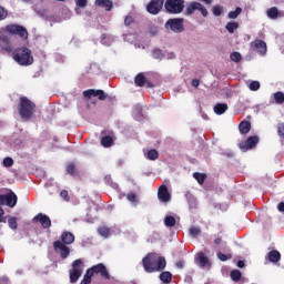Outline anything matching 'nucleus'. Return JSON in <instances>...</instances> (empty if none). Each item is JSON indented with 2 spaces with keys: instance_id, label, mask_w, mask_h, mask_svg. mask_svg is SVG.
I'll return each mask as SVG.
<instances>
[{
  "instance_id": "obj_47",
  "label": "nucleus",
  "mask_w": 284,
  "mask_h": 284,
  "mask_svg": "<svg viewBox=\"0 0 284 284\" xmlns=\"http://www.w3.org/2000/svg\"><path fill=\"white\" fill-rule=\"evenodd\" d=\"M75 6L84 10V8H88V0H75Z\"/></svg>"
},
{
  "instance_id": "obj_55",
  "label": "nucleus",
  "mask_w": 284,
  "mask_h": 284,
  "mask_svg": "<svg viewBox=\"0 0 284 284\" xmlns=\"http://www.w3.org/2000/svg\"><path fill=\"white\" fill-rule=\"evenodd\" d=\"M176 267L179 268V270H183V267L185 266V262H183V261H179V262H176Z\"/></svg>"
},
{
  "instance_id": "obj_50",
  "label": "nucleus",
  "mask_w": 284,
  "mask_h": 284,
  "mask_svg": "<svg viewBox=\"0 0 284 284\" xmlns=\"http://www.w3.org/2000/svg\"><path fill=\"white\" fill-rule=\"evenodd\" d=\"M126 199L128 201H130V203H136V194H134L133 192L128 193Z\"/></svg>"
},
{
  "instance_id": "obj_58",
  "label": "nucleus",
  "mask_w": 284,
  "mask_h": 284,
  "mask_svg": "<svg viewBox=\"0 0 284 284\" xmlns=\"http://www.w3.org/2000/svg\"><path fill=\"white\" fill-rule=\"evenodd\" d=\"M277 210L278 212H284V202L278 203Z\"/></svg>"
},
{
  "instance_id": "obj_63",
  "label": "nucleus",
  "mask_w": 284,
  "mask_h": 284,
  "mask_svg": "<svg viewBox=\"0 0 284 284\" xmlns=\"http://www.w3.org/2000/svg\"><path fill=\"white\" fill-rule=\"evenodd\" d=\"M214 243H215V245H221V243H222L221 237L215 239V240H214Z\"/></svg>"
},
{
  "instance_id": "obj_19",
  "label": "nucleus",
  "mask_w": 284,
  "mask_h": 284,
  "mask_svg": "<svg viewBox=\"0 0 284 284\" xmlns=\"http://www.w3.org/2000/svg\"><path fill=\"white\" fill-rule=\"evenodd\" d=\"M252 48L260 54H265V52H267V44L263 40L252 42Z\"/></svg>"
},
{
  "instance_id": "obj_24",
  "label": "nucleus",
  "mask_w": 284,
  "mask_h": 284,
  "mask_svg": "<svg viewBox=\"0 0 284 284\" xmlns=\"http://www.w3.org/2000/svg\"><path fill=\"white\" fill-rule=\"evenodd\" d=\"M113 41H116V39L112 34H102L101 36L102 45H112Z\"/></svg>"
},
{
  "instance_id": "obj_39",
  "label": "nucleus",
  "mask_w": 284,
  "mask_h": 284,
  "mask_svg": "<svg viewBox=\"0 0 284 284\" xmlns=\"http://www.w3.org/2000/svg\"><path fill=\"white\" fill-rule=\"evenodd\" d=\"M241 12H243V9L237 7L234 11H230L227 17H229V19H237L239 14H241Z\"/></svg>"
},
{
  "instance_id": "obj_37",
  "label": "nucleus",
  "mask_w": 284,
  "mask_h": 284,
  "mask_svg": "<svg viewBox=\"0 0 284 284\" xmlns=\"http://www.w3.org/2000/svg\"><path fill=\"white\" fill-rule=\"evenodd\" d=\"M274 100H275V103H277L278 105L283 104L284 103V93L281 91L274 93Z\"/></svg>"
},
{
  "instance_id": "obj_57",
  "label": "nucleus",
  "mask_w": 284,
  "mask_h": 284,
  "mask_svg": "<svg viewBox=\"0 0 284 284\" xmlns=\"http://www.w3.org/2000/svg\"><path fill=\"white\" fill-rule=\"evenodd\" d=\"M124 23H125V26H130L132 23V17H126L124 19Z\"/></svg>"
},
{
  "instance_id": "obj_4",
  "label": "nucleus",
  "mask_w": 284,
  "mask_h": 284,
  "mask_svg": "<svg viewBox=\"0 0 284 284\" xmlns=\"http://www.w3.org/2000/svg\"><path fill=\"white\" fill-rule=\"evenodd\" d=\"M83 274V260L73 261L72 268L69 271L70 283H77Z\"/></svg>"
},
{
  "instance_id": "obj_7",
  "label": "nucleus",
  "mask_w": 284,
  "mask_h": 284,
  "mask_svg": "<svg viewBox=\"0 0 284 284\" xmlns=\"http://www.w3.org/2000/svg\"><path fill=\"white\" fill-rule=\"evenodd\" d=\"M6 30L9 34H17L20 39H28V30L21 24H9Z\"/></svg>"
},
{
  "instance_id": "obj_38",
  "label": "nucleus",
  "mask_w": 284,
  "mask_h": 284,
  "mask_svg": "<svg viewBox=\"0 0 284 284\" xmlns=\"http://www.w3.org/2000/svg\"><path fill=\"white\" fill-rule=\"evenodd\" d=\"M241 276L242 274H241V271L239 270H234L231 272V278L232 281H234V283H239V281H241Z\"/></svg>"
},
{
  "instance_id": "obj_23",
  "label": "nucleus",
  "mask_w": 284,
  "mask_h": 284,
  "mask_svg": "<svg viewBox=\"0 0 284 284\" xmlns=\"http://www.w3.org/2000/svg\"><path fill=\"white\" fill-rule=\"evenodd\" d=\"M132 114L135 121H141V119H143V108L140 104H136L133 108Z\"/></svg>"
},
{
  "instance_id": "obj_27",
  "label": "nucleus",
  "mask_w": 284,
  "mask_h": 284,
  "mask_svg": "<svg viewBox=\"0 0 284 284\" xmlns=\"http://www.w3.org/2000/svg\"><path fill=\"white\" fill-rule=\"evenodd\" d=\"M101 145L102 148H112V145H114V139L110 135H105L101 139Z\"/></svg>"
},
{
  "instance_id": "obj_1",
  "label": "nucleus",
  "mask_w": 284,
  "mask_h": 284,
  "mask_svg": "<svg viewBox=\"0 0 284 284\" xmlns=\"http://www.w3.org/2000/svg\"><path fill=\"white\" fill-rule=\"evenodd\" d=\"M142 265L148 274H152L154 272H163V268L168 263L165 262V257L160 256L156 253H150L143 257Z\"/></svg>"
},
{
  "instance_id": "obj_36",
  "label": "nucleus",
  "mask_w": 284,
  "mask_h": 284,
  "mask_svg": "<svg viewBox=\"0 0 284 284\" xmlns=\"http://www.w3.org/2000/svg\"><path fill=\"white\" fill-rule=\"evenodd\" d=\"M248 90H251V92H258V90H261V82L251 81L248 84Z\"/></svg>"
},
{
  "instance_id": "obj_10",
  "label": "nucleus",
  "mask_w": 284,
  "mask_h": 284,
  "mask_svg": "<svg viewBox=\"0 0 284 284\" xmlns=\"http://www.w3.org/2000/svg\"><path fill=\"white\" fill-rule=\"evenodd\" d=\"M17 194L9 192L7 194H0V205H8V207H14L17 205Z\"/></svg>"
},
{
  "instance_id": "obj_52",
  "label": "nucleus",
  "mask_w": 284,
  "mask_h": 284,
  "mask_svg": "<svg viewBox=\"0 0 284 284\" xmlns=\"http://www.w3.org/2000/svg\"><path fill=\"white\" fill-rule=\"evenodd\" d=\"M6 17H8V11H6V9H3V7H0V21H3V19H6Z\"/></svg>"
},
{
  "instance_id": "obj_15",
  "label": "nucleus",
  "mask_w": 284,
  "mask_h": 284,
  "mask_svg": "<svg viewBox=\"0 0 284 284\" xmlns=\"http://www.w3.org/2000/svg\"><path fill=\"white\" fill-rule=\"evenodd\" d=\"M163 8V0H151L146 6V11L150 14H159Z\"/></svg>"
},
{
  "instance_id": "obj_43",
  "label": "nucleus",
  "mask_w": 284,
  "mask_h": 284,
  "mask_svg": "<svg viewBox=\"0 0 284 284\" xmlns=\"http://www.w3.org/2000/svg\"><path fill=\"white\" fill-rule=\"evenodd\" d=\"M152 57L153 59H158L159 61H161V59H163V50L154 49L152 52Z\"/></svg>"
},
{
  "instance_id": "obj_32",
  "label": "nucleus",
  "mask_w": 284,
  "mask_h": 284,
  "mask_svg": "<svg viewBox=\"0 0 284 284\" xmlns=\"http://www.w3.org/2000/svg\"><path fill=\"white\" fill-rule=\"evenodd\" d=\"M134 82L139 88H143V85H145V75H143V73H139L135 77Z\"/></svg>"
},
{
  "instance_id": "obj_64",
  "label": "nucleus",
  "mask_w": 284,
  "mask_h": 284,
  "mask_svg": "<svg viewBox=\"0 0 284 284\" xmlns=\"http://www.w3.org/2000/svg\"><path fill=\"white\" fill-rule=\"evenodd\" d=\"M3 214H4L3 209L0 207V223H1V221H3Z\"/></svg>"
},
{
  "instance_id": "obj_61",
  "label": "nucleus",
  "mask_w": 284,
  "mask_h": 284,
  "mask_svg": "<svg viewBox=\"0 0 284 284\" xmlns=\"http://www.w3.org/2000/svg\"><path fill=\"white\" fill-rule=\"evenodd\" d=\"M199 1H202L203 3H206V6H212V2L214 0H199Z\"/></svg>"
},
{
  "instance_id": "obj_46",
  "label": "nucleus",
  "mask_w": 284,
  "mask_h": 284,
  "mask_svg": "<svg viewBox=\"0 0 284 284\" xmlns=\"http://www.w3.org/2000/svg\"><path fill=\"white\" fill-rule=\"evenodd\" d=\"M213 14H214V17H221L223 14V7L214 6L213 7Z\"/></svg>"
},
{
  "instance_id": "obj_56",
  "label": "nucleus",
  "mask_w": 284,
  "mask_h": 284,
  "mask_svg": "<svg viewBox=\"0 0 284 284\" xmlns=\"http://www.w3.org/2000/svg\"><path fill=\"white\" fill-rule=\"evenodd\" d=\"M132 39H134V34L132 33L124 36V41H132Z\"/></svg>"
},
{
  "instance_id": "obj_16",
  "label": "nucleus",
  "mask_w": 284,
  "mask_h": 284,
  "mask_svg": "<svg viewBox=\"0 0 284 284\" xmlns=\"http://www.w3.org/2000/svg\"><path fill=\"white\" fill-rule=\"evenodd\" d=\"M158 199L161 201V203H170L172 200V195L170 194V191L168 190V186L162 184L158 190Z\"/></svg>"
},
{
  "instance_id": "obj_54",
  "label": "nucleus",
  "mask_w": 284,
  "mask_h": 284,
  "mask_svg": "<svg viewBox=\"0 0 284 284\" xmlns=\"http://www.w3.org/2000/svg\"><path fill=\"white\" fill-rule=\"evenodd\" d=\"M68 174H74V164H69L67 166Z\"/></svg>"
},
{
  "instance_id": "obj_13",
  "label": "nucleus",
  "mask_w": 284,
  "mask_h": 284,
  "mask_svg": "<svg viewBox=\"0 0 284 284\" xmlns=\"http://www.w3.org/2000/svg\"><path fill=\"white\" fill-rule=\"evenodd\" d=\"M34 223H40V225L43 227V230H50L52 226V220H50V216L39 213L33 217Z\"/></svg>"
},
{
  "instance_id": "obj_9",
  "label": "nucleus",
  "mask_w": 284,
  "mask_h": 284,
  "mask_svg": "<svg viewBox=\"0 0 284 284\" xmlns=\"http://www.w3.org/2000/svg\"><path fill=\"white\" fill-rule=\"evenodd\" d=\"M53 250L57 254H60V258L63 261L70 256V247H68V244H63L61 240L53 242Z\"/></svg>"
},
{
  "instance_id": "obj_41",
  "label": "nucleus",
  "mask_w": 284,
  "mask_h": 284,
  "mask_svg": "<svg viewBox=\"0 0 284 284\" xmlns=\"http://www.w3.org/2000/svg\"><path fill=\"white\" fill-rule=\"evenodd\" d=\"M2 165L3 168H12V165H14V160L10 156L4 158L2 161Z\"/></svg>"
},
{
  "instance_id": "obj_11",
  "label": "nucleus",
  "mask_w": 284,
  "mask_h": 284,
  "mask_svg": "<svg viewBox=\"0 0 284 284\" xmlns=\"http://www.w3.org/2000/svg\"><path fill=\"white\" fill-rule=\"evenodd\" d=\"M196 10H199L201 12L202 17H207V9L200 2H191L186 7L185 14H187V16L194 14V12H196Z\"/></svg>"
},
{
  "instance_id": "obj_48",
  "label": "nucleus",
  "mask_w": 284,
  "mask_h": 284,
  "mask_svg": "<svg viewBox=\"0 0 284 284\" xmlns=\"http://www.w3.org/2000/svg\"><path fill=\"white\" fill-rule=\"evenodd\" d=\"M242 57L239 52H232L231 53V60L234 61V63H239L241 61Z\"/></svg>"
},
{
  "instance_id": "obj_8",
  "label": "nucleus",
  "mask_w": 284,
  "mask_h": 284,
  "mask_svg": "<svg viewBox=\"0 0 284 284\" xmlns=\"http://www.w3.org/2000/svg\"><path fill=\"white\" fill-rule=\"evenodd\" d=\"M87 271L90 272V274L92 276H94V274H100L102 276V278L110 281V272H108V267H105V264H103V263L93 265L91 268H89Z\"/></svg>"
},
{
  "instance_id": "obj_35",
  "label": "nucleus",
  "mask_w": 284,
  "mask_h": 284,
  "mask_svg": "<svg viewBox=\"0 0 284 284\" xmlns=\"http://www.w3.org/2000/svg\"><path fill=\"white\" fill-rule=\"evenodd\" d=\"M207 175L203 174V173H193V179H195V181H197V183L200 185H203V183H205V179Z\"/></svg>"
},
{
  "instance_id": "obj_59",
  "label": "nucleus",
  "mask_w": 284,
  "mask_h": 284,
  "mask_svg": "<svg viewBox=\"0 0 284 284\" xmlns=\"http://www.w3.org/2000/svg\"><path fill=\"white\" fill-rule=\"evenodd\" d=\"M191 84L193 88H199V80H192Z\"/></svg>"
},
{
  "instance_id": "obj_5",
  "label": "nucleus",
  "mask_w": 284,
  "mask_h": 284,
  "mask_svg": "<svg viewBox=\"0 0 284 284\" xmlns=\"http://www.w3.org/2000/svg\"><path fill=\"white\" fill-rule=\"evenodd\" d=\"M164 8L169 14H181L183 12V8H185L184 0H166L164 3Z\"/></svg>"
},
{
  "instance_id": "obj_2",
  "label": "nucleus",
  "mask_w": 284,
  "mask_h": 284,
  "mask_svg": "<svg viewBox=\"0 0 284 284\" xmlns=\"http://www.w3.org/2000/svg\"><path fill=\"white\" fill-rule=\"evenodd\" d=\"M18 112L21 119H23V121H30V119L34 116V112H37V105L32 101H30L28 98L22 97L20 98Z\"/></svg>"
},
{
  "instance_id": "obj_20",
  "label": "nucleus",
  "mask_w": 284,
  "mask_h": 284,
  "mask_svg": "<svg viewBox=\"0 0 284 284\" xmlns=\"http://www.w3.org/2000/svg\"><path fill=\"white\" fill-rule=\"evenodd\" d=\"M195 263H196V265L202 267V270H205V267L207 265H210V260L207 258V256H205V253L200 252V253H197V256L195 258Z\"/></svg>"
},
{
  "instance_id": "obj_60",
  "label": "nucleus",
  "mask_w": 284,
  "mask_h": 284,
  "mask_svg": "<svg viewBox=\"0 0 284 284\" xmlns=\"http://www.w3.org/2000/svg\"><path fill=\"white\" fill-rule=\"evenodd\" d=\"M237 267H245V262H243V261H237Z\"/></svg>"
},
{
  "instance_id": "obj_42",
  "label": "nucleus",
  "mask_w": 284,
  "mask_h": 284,
  "mask_svg": "<svg viewBox=\"0 0 284 284\" xmlns=\"http://www.w3.org/2000/svg\"><path fill=\"white\" fill-rule=\"evenodd\" d=\"M90 283H92V275L90 274V271H87L80 284H90Z\"/></svg>"
},
{
  "instance_id": "obj_49",
  "label": "nucleus",
  "mask_w": 284,
  "mask_h": 284,
  "mask_svg": "<svg viewBox=\"0 0 284 284\" xmlns=\"http://www.w3.org/2000/svg\"><path fill=\"white\" fill-rule=\"evenodd\" d=\"M277 134H278L280 139H284V123H280L277 125Z\"/></svg>"
},
{
  "instance_id": "obj_14",
  "label": "nucleus",
  "mask_w": 284,
  "mask_h": 284,
  "mask_svg": "<svg viewBox=\"0 0 284 284\" xmlns=\"http://www.w3.org/2000/svg\"><path fill=\"white\" fill-rule=\"evenodd\" d=\"M258 143V136H250L245 142H241L239 144L240 150L242 152H247V150H252Z\"/></svg>"
},
{
  "instance_id": "obj_30",
  "label": "nucleus",
  "mask_w": 284,
  "mask_h": 284,
  "mask_svg": "<svg viewBox=\"0 0 284 284\" xmlns=\"http://www.w3.org/2000/svg\"><path fill=\"white\" fill-rule=\"evenodd\" d=\"M165 227H174L176 225V219L172 215H168L164 217Z\"/></svg>"
},
{
  "instance_id": "obj_62",
  "label": "nucleus",
  "mask_w": 284,
  "mask_h": 284,
  "mask_svg": "<svg viewBox=\"0 0 284 284\" xmlns=\"http://www.w3.org/2000/svg\"><path fill=\"white\" fill-rule=\"evenodd\" d=\"M81 10H83V9L75 6V8H74L75 13L81 14Z\"/></svg>"
},
{
  "instance_id": "obj_26",
  "label": "nucleus",
  "mask_w": 284,
  "mask_h": 284,
  "mask_svg": "<svg viewBox=\"0 0 284 284\" xmlns=\"http://www.w3.org/2000/svg\"><path fill=\"white\" fill-rule=\"evenodd\" d=\"M213 110H214L215 114H217V115L225 114V112H227V104L226 103H217V104H215Z\"/></svg>"
},
{
  "instance_id": "obj_22",
  "label": "nucleus",
  "mask_w": 284,
  "mask_h": 284,
  "mask_svg": "<svg viewBox=\"0 0 284 284\" xmlns=\"http://www.w3.org/2000/svg\"><path fill=\"white\" fill-rule=\"evenodd\" d=\"M95 6L99 8H105L106 12H110L112 10V1L111 0H95Z\"/></svg>"
},
{
  "instance_id": "obj_44",
  "label": "nucleus",
  "mask_w": 284,
  "mask_h": 284,
  "mask_svg": "<svg viewBox=\"0 0 284 284\" xmlns=\"http://www.w3.org/2000/svg\"><path fill=\"white\" fill-rule=\"evenodd\" d=\"M45 21H48L50 26H52V23H59L61 19H59V17H57L55 14H51V16H47Z\"/></svg>"
},
{
  "instance_id": "obj_6",
  "label": "nucleus",
  "mask_w": 284,
  "mask_h": 284,
  "mask_svg": "<svg viewBox=\"0 0 284 284\" xmlns=\"http://www.w3.org/2000/svg\"><path fill=\"white\" fill-rule=\"evenodd\" d=\"M164 28L166 30H171V32H174L175 34H179L185 30V27H183V18H174V19H169Z\"/></svg>"
},
{
  "instance_id": "obj_53",
  "label": "nucleus",
  "mask_w": 284,
  "mask_h": 284,
  "mask_svg": "<svg viewBox=\"0 0 284 284\" xmlns=\"http://www.w3.org/2000/svg\"><path fill=\"white\" fill-rule=\"evenodd\" d=\"M60 196L61 199H63L64 201H70V195L68 194V191L63 190L60 192Z\"/></svg>"
},
{
  "instance_id": "obj_51",
  "label": "nucleus",
  "mask_w": 284,
  "mask_h": 284,
  "mask_svg": "<svg viewBox=\"0 0 284 284\" xmlns=\"http://www.w3.org/2000/svg\"><path fill=\"white\" fill-rule=\"evenodd\" d=\"M217 258H219L220 261H227V258H232V255H225V254L219 252V253H217Z\"/></svg>"
},
{
  "instance_id": "obj_21",
  "label": "nucleus",
  "mask_w": 284,
  "mask_h": 284,
  "mask_svg": "<svg viewBox=\"0 0 284 284\" xmlns=\"http://www.w3.org/2000/svg\"><path fill=\"white\" fill-rule=\"evenodd\" d=\"M61 243L63 245H72V243H74V234L68 231L63 232L61 234Z\"/></svg>"
},
{
  "instance_id": "obj_3",
  "label": "nucleus",
  "mask_w": 284,
  "mask_h": 284,
  "mask_svg": "<svg viewBox=\"0 0 284 284\" xmlns=\"http://www.w3.org/2000/svg\"><path fill=\"white\" fill-rule=\"evenodd\" d=\"M13 61H16L18 65H32L34 58L32 57V51L23 47L14 51Z\"/></svg>"
},
{
  "instance_id": "obj_31",
  "label": "nucleus",
  "mask_w": 284,
  "mask_h": 284,
  "mask_svg": "<svg viewBox=\"0 0 284 284\" xmlns=\"http://www.w3.org/2000/svg\"><path fill=\"white\" fill-rule=\"evenodd\" d=\"M145 156L149 161H156V159H159V151L151 149L145 153Z\"/></svg>"
},
{
  "instance_id": "obj_18",
  "label": "nucleus",
  "mask_w": 284,
  "mask_h": 284,
  "mask_svg": "<svg viewBox=\"0 0 284 284\" xmlns=\"http://www.w3.org/2000/svg\"><path fill=\"white\" fill-rule=\"evenodd\" d=\"M266 14L268 19L276 20V19H283L284 18V10H278L276 7H272L267 9Z\"/></svg>"
},
{
  "instance_id": "obj_28",
  "label": "nucleus",
  "mask_w": 284,
  "mask_h": 284,
  "mask_svg": "<svg viewBox=\"0 0 284 284\" xmlns=\"http://www.w3.org/2000/svg\"><path fill=\"white\" fill-rule=\"evenodd\" d=\"M268 261L271 263H278L281 261V253L278 251L268 252Z\"/></svg>"
},
{
  "instance_id": "obj_40",
  "label": "nucleus",
  "mask_w": 284,
  "mask_h": 284,
  "mask_svg": "<svg viewBox=\"0 0 284 284\" xmlns=\"http://www.w3.org/2000/svg\"><path fill=\"white\" fill-rule=\"evenodd\" d=\"M189 232H190V235L193 236V239H196V236H200L201 234V229L196 226H191Z\"/></svg>"
},
{
  "instance_id": "obj_25",
  "label": "nucleus",
  "mask_w": 284,
  "mask_h": 284,
  "mask_svg": "<svg viewBox=\"0 0 284 284\" xmlns=\"http://www.w3.org/2000/svg\"><path fill=\"white\" fill-rule=\"evenodd\" d=\"M241 134H247L252 130V124L248 121H242L239 125Z\"/></svg>"
},
{
  "instance_id": "obj_45",
  "label": "nucleus",
  "mask_w": 284,
  "mask_h": 284,
  "mask_svg": "<svg viewBox=\"0 0 284 284\" xmlns=\"http://www.w3.org/2000/svg\"><path fill=\"white\" fill-rule=\"evenodd\" d=\"M8 224L11 230H17L18 227L17 217H9Z\"/></svg>"
},
{
  "instance_id": "obj_12",
  "label": "nucleus",
  "mask_w": 284,
  "mask_h": 284,
  "mask_svg": "<svg viewBox=\"0 0 284 284\" xmlns=\"http://www.w3.org/2000/svg\"><path fill=\"white\" fill-rule=\"evenodd\" d=\"M14 52V48L10 43V39L6 34H0V54Z\"/></svg>"
},
{
  "instance_id": "obj_29",
  "label": "nucleus",
  "mask_w": 284,
  "mask_h": 284,
  "mask_svg": "<svg viewBox=\"0 0 284 284\" xmlns=\"http://www.w3.org/2000/svg\"><path fill=\"white\" fill-rule=\"evenodd\" d=\"M160 281L162 283H172V274L168 271H164L160 274Z\"/></svg>"
},
{
  "instance_id": "obj_34",
  "label": "nucleus",
  "mask_w": 284,
  "mask_h": 284,
  "mask_svg": "<svg viewBox=\"0 0 284 284\" xmlns=\"http://www.w3.org/2000/svg\"><path fill=\"white\" fill-rule=\"evenodd\" d=\"M98 232L103 239H110V229L108 226H100Z\"/></svg>"
},
{
  "instance_id": "obj_17",
  "label": "nucleus",
  "mask_w": 284,
  "mask_h": 284,
  "mask_svg": "<svg viewBox=\"0 0 284 284\" xmlns=\"http://www.w3.org/2000/svg\"><path fill=\"white\" fill-rule=\"evenodd\" d=\"M83 97L85 99H92V97H98L100 101H105L106 95L103 90H94V89H89L83 92Z\"/></svg>"
},
{
  "instance_id": "obj_33",
  "label": "nucleus",
  "mask_w": 284,
  "mask_h": 284,
  "mask_svg": "<svg viewBox=\"0 0 284 284\" xmlns=\"http://www.w3.org/2000/svg\"><path fill=\"white\" fill-rule=\"evenodd\" d=\"M225 28L230 34H234V31L239 30V22H227Z\"/></svg>"
}]
</instances>
